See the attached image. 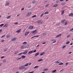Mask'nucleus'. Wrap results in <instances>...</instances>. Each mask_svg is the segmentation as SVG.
Segmentation results:
<instances>
[{"label":"nucleus","mask_w":73,"mask_h":73,"mask_svg":"<svg viewBox=\"0 0 73 73\" xmlns=\"http://www.w3.org/2000/svg\"><path fill=\"white\" fill-rule=\"evenodd\" d=\"M37 23H38L39 24H41L42 23V20H40L38 21H37Z\"/></svg>","instance_id":"f257e3e1"},{"label":"nucleus","mask_w":73,"mask_h":73,"mask_svg":"<svg viewBox=\"0 0 73 73\" xmlns=\"http://www.w3.org/2000/svg\"><path fill=\"white\" fill-rule=\"evenodd\" d=\"M37 30H35L32 32V33H34V35H36L37 33Z\"/></svg>","instance_id":"f03ea898"},{"label":"nucleus","mask_w":73,"mask_h":73,"mask_svg":"<svg viewBox=\"0 0 73 73\" xmlns=\"http://www.w3.org/2000/svg\"><path fill=\"white\" fill-rule=\"evenodd\" d=\"M25 68V66H22L20 67L19 69H24V68Z\"/></svg>","instance_id":"7ed1b4c3"},{"label":"nucleus","mask_w":73,"mask_h":73,"mask_svg":"<svg viewBox=\"0 0 73 73\" xmlns=\"http://www.w3.org/2000/svg\"><path fill=\"white\" fill-rule=\"evenodd\" d=\"M33 28V26H31L29 27V29H32Z\"/></svg>","instance_id":"20e7f679"},{"label":"nucleus","mask_w":73,"mask_h":73,"mask_svg":"<svg viewBox=\"0 0 73 73\" xmlns=\"http://www.w3.org/2000/svg\"><path fill=\"white\" fill-rule=\"evenodd\" d=\"M28 53V51L26 50L24 52H23V54H26V53Z\"/></svg>","instance_id":"39448f33"},{"label":"nucleus","mask_w":73,"mask_h":73,"mask_svg":"<svg viewBox=\"0 0 73 73\" xmlns=\"http://www.w3.org/2000/svg\"><path fill=\"white\" fill-rule=\"evenodd\" d=\"M29 33V31H28L27 32H26L25 34V36H27V35H28Z\"/></svg>","instance_id":"423d86ee"},{"label":"nucleus","mask_w":73,"mask_h":73,"mask_svg":"<svg viewBox=\"0 0 73 73\" xmlns=\"http://www.w3.org/2000/svg\"><path fill=\"white\" fill-rule=\"evenodd\" d=\"M57 6H58V4H55L54 5L53 7H54L56 8V7H57Z\"/></svg>","instance_id":"0eeeda50"},{"label":"nucleus","mask_w":73,"mask_h":73,"mask_svg":"<svg viewBox=\"0 0 73 73\" xmlns=\"http://www.w3.org/2000/svg\"><path fill=\"white\" fill-rule=\"evenodd\" d=\"M21 31V29H20L16 31V32H17V33H20Z\"/></svg>","instance_id":"6e6552de"},{"label":"nucleus","mask_w":73,"mask_h":73,"mask_svg":"<svg viewBox=\"0 0 73 73\" xmlns=\"http://www.w3.org/2000/svg\"><path fill=\"white\" fill-rule=\"evenodd\" d=\"M69 16H71V17H73V13H70L69 15Z\"/></svg>","instance_id":"1a4fd4ad"},{"label":"nucleus","mask_w":73,"mask_h":73,"mask_svg":"<svg viewBox=\"0 0 73 73\" xmlns=\"http://www.w3.org/2000/svg\"><path fill=\"white\" fill-rule=\"evenodd\" d=\"M16 38H13L11 39V41H16Z\"/></svg>","instance_id":"9d476101"},{"label":"nucleus","mask_w":73,"mask_h":73,"mask_svg":"<svg viewBox=\"0 0 73 73\" xmlns=\"http://www.w3.org/2000/svg\"><path fill=\"white\" fill-rule=\"evenodd\" d=\"M62 35V34H60L56 36V37H60Z\"/></svg>","instance_id":"9b49d317"},{"label":"nucleus","mask_w":73,"mask_h":73,"mask_svg":"<svg viewBox=\"0 0 73 73\" xmlns=\"http://www.w3.org/2000/svg\"><path fill=\"white\" fill-rule=\"evenodd\" d=\"M45 54V52H42V53H41L40 54V56H42L43 54Z\"/></svg>","instance_id":"f8f14e48"},{"label":"nucleus","mask_w":73,"mask_h":73,"mask_svg":"<svg viewBox=\"0 0 73 73\" xmlns=\"http://www.w3.org/2000/svg\"><path fill=\"white\" fill-rule=\"evenodd\" d=\"M37 3V1H34L32 2V3L33 4H36Z\"/></svg>","instance_id":"ddd939ff"},{"label":"nucleus","mask_w":73,"mask_h":73,"mask_svg":"<svg viewBox=\"0 0 73 73\" xmlns=\"http://www.w3.org/2000/svg\"><path fill=\"white\" fill-rule=\"evenodd\" d=\"M38 54H39V53L37 52L35 54V57H36V56H38Z\"/></svg>","instance_id":"4468645a"},{"label":"nucleus","mask_w":73,"mask_h":73,"mask_svg":"<svg viewBox=\"0 0 73 73\" xmlns=\"http://www.w3.org/2000/svg\"><path fill=\"white\" fill-rule=\"evenodd\" d=\"M33 50L31 51L28 52V54H30V53H33Z\"/></svg>","instance_id":"2eb2a0df"},{"label":"nucleus","mask_w":73,"mask_h":73,"mask_svg":"<svg viewBox=\"0 0 73 73\" xmlns=\"http://www.w3.org/2000/svg\"><path fill=\"white\" fill-rule=\"evenodd\" d=\"M9 5V3L7 2V3L5 5V6H8Z\"/></svg>","instance_id":"dca6fc26"},{"label":"nucleus","mask_w":73,"mask_h":73,"mask_svg":"<svg viewBox=\"0 0 73 73\" xmlns=\"http://www.w3.org/2000/svg\"><path fill=\"white\" fill-rule=\"evenodd\" d=\"M42 35L43 36H46V33H43Z\"/></svg>","instance_id":"f3484780"},{"label":"nucleus","mask_w":73,"mask_h":73,"mask_svg":"<svg viewBox=\"0 0 73 73\" xmlns=\"http://www.w3.org/2000/svg\"><path fill=\"white\" fill-rule=\"evenodd\" d=\"M43 61V60H42V59H40L38 61V62H39L40 61Z\"/></svg>","instance_id":"a211bd4d"},{"label":"nucleus","mask_w":73,"mask_h":73,"mask_svg":"<svg viewBox=\"0 0 73 73\" xmlns=\"http://www.w3.org/2000/svg\"><path fill=\"white\" fill-rule=\"evenodd\" d=\"M39 37V36L38 35H37L36 36H35L33 37H32L31 38H34V37Z\"/></svg>","instance_id":"6ab92c4d"},{"label":"nucleus","mask_w":73,"mask_h":73,"mask_svg":"<svg viewBox=\"0 0 73 73\" xmlns=\"http://www.w3.org/2000/svg\"><path fill=\"white\" fill-rule=\"evenodd\" d=\"M64 13V10H63V11H62V12L61 13V15H62Z\"/></svg>","instance_id":"aec40b11"},{"label":"nucleus","mask_w":73,"mask_h":73,"mask_svg":"<svg viewBox=\"0 0 73 73\" xmlns=\"http://www.w3.org/2000/svg\"><path fill=\"white\" fill-rule=\"evenodd\" d=\"M25 56H24V55H22V56H21V58H25Z\"/></svg>","instance_id":"412c9836"},{"label":"nucleus","mask_w":73,"mask_h":73,"mask_svg":"<svg viewBox=\"0 0 73 73\" xmlns=\"http://www.w3.org/2000/svg\"><path fill=\"white\" fill-rule=\"evenodd\" d=\"M63 64L64 63H63L61 62L58 65H63Z\"/></svg>","instance_id":"4be33fe9"},{"label":"nucleus","mask_w":73,"mask_h":73,"mask_svg":"<svg viewBox=\"0 0 73 73\" xmlns=\"http://www.w3.org/2000/svg\"><path fill=\"white\" fill-rule=\"evenodd\" d=\"M27 44V42H25L23 43V44H24V45H25V44Z\"/></svg>","instance_id":"5701e85b"},{"label":"nucleus","mask_w":73,"mask_h":73,"mask_svg":"<svg viewBox=\"0 0 73 73\" xmlns=\"http://www.w3.org/2000/svg\"><path fill=\"white\" fill-rule=\"evenodd\" d=\"M60 62L58 60L56 61L55 62V63H57V64H58V63H60Z\"/></svg>","instance_id":"b1692460"},{"label":"nucleus","mask_w":73,"mask_h":73,"mask_svg":"<svg viewBox=\"0 0 73 73\" xmlns=\"http://www.w3.org/2000/svg\"><path fill=\"white\" fill-rule=\"evenodd\" d=\"M31 15V13H28L27 14V16H29Z\"/></svg>","instance_id":"393cba45"},{"label":"nucleus","mask_w":73,"mask_h":73,"mask_svg":"<svg viewBox=\"0 0 73 73\" xmlns=\"http://www.w3.org/2000/svg\"><path fill=\"white\" fill-rule=\"evenodd\" d=\"M56 72V70H55L52 71V72L54 73V72Z\"/></svg>","instance_id":"a878e982"},{"label":"nucleus","mask_w":73,"mask_h":73,"mask_svg":"<svg viewBox=\"0 0 73 73\" xmlns=\"http://www.w3.org/2000/svg\"><path fill=\"white\" fill-rule=\"evenodd\" d=\"M46 70H48V69L46 68V69H44L43 70V71H46Z\"/></svg>","instance_id":"bb28decb"},{"label":"nucleus","mask_w":73,"mask_h":73,"mask_svg":"<svg viewBox=\"0 0 73 73\" xmlns=\"http://www.w3.org/2000/svg\"><path fill=\"white\" fill-rule=\"evenodd\" d=\"M28 65H29V63H27L26 65H24V66H27Z\"/></svg>","instance_id":"cd10ccee"},{"label":"nucleus","mask_w":73,"mask_h":73,"mask_svg":"<svg viewBox=\"0 0 73 73\" xmlns=\"http://www.w3.org/2000/svg\"><path fill=\"white\" fill-rule=\"evenodd\" d=\"M11 16H8L7 18V19H10V18H11Z\"/></svg>","instance_id":"c85d7f7f"},{"label":"nucleus","mask_w":73,"mask_h":73,"mask_svg":"<svg viewBox=\"0 0 73 73\" xmlns=\"http://www.w3.org/2000/svg\"><path fill=\"white\" fill-rule=\"evenodd\" d=\"M21 59V57L20 58H18L17 59V60H20Z\"/></svg>","instance_id":"c756f323"},{"label":"nucleus","mask_w":73,"mask_h":73,"mask_svg":"<svg viewBox=\"0 0 73 73\" xmlns=\"http://www.w3.org/2000/svg\"><path fill=\"white\" fill-rule=\"evenodd\" d=\"M48 13H49L48 11H46L44 13V15H46V14H48Z\"/></svg>","instance_id":"7c9ffc66"},{"label":"nucleus","mask_w":73,"mask_h":73,"mask_svg":"<svg viewBox=\"0 0 73 73\" xmlns=\"http://www.w3.org/2000/svg\"><path fill=\"white\" fill-rule=\"evenodd\" d=\"M8 25H7V24H5V25L4 26H3V27H8Z\"/></svg>","instance_id":"2f4dec72"},{"label":"nucleus","mask_w":73,"mask_h":73,"mask_svg":"<svg viewBox=\"0 0 73 73\" xmlns=\"http://www.w3.org/2000/svg\"><path fill=\"white\" fill-rule=\"evenodd\" d=\"M69 43H70V42L69 41H67L66 43V44H69Z\"/></svg>","instance_id":"473e14b6"},{"label":"nucleus","mask_w":73,"mask_h":73,"mask_svg":"<svg viewBox=\"0 0 73 73\" xmlns=\"http://www.w3.org/2000/svg\"><path fill=\"white\" fill-rule=\"evenodd\" d=\"M19 53V51H17L15 52V54H17Z\"/></svg>","instance_id":"72a5a7b5"},{"label":"nucleus","mask_w":73,"mask_h":73,"mask_svg":"<svg viewBox=\"0 0 73 73\" xmlns=\"http://www.w3.org/2000/svg\"><path fill=\"white\" fill-rule=\"evenodd\" d=\"M38 66H36L34 67V69H36V68H38Z\"/></svg>","instance_id":"f704fd0d"},{"label":"nucleus","mask_w":73,"mask_h":73,"mask_svg":"<svg viewBox=\"0 0 73 73\" xmlns=\"http://www.w3.org/2000/svg\"><path fill=\"white\" fill-rule=\"evenodd\" d=\"M66 45H64V46H63L62 47V48H65V47H66Z\"/></svg>","instance_id":"c9c22d12"},{"label":"nucleus","mask_w":73,"mask_h":73,"mask_svg":"<svg viewBox=\"0 0 73 73\" xmlns=\"http://www.w3.org/2000/svg\"><path fill=\"white\" fill-rule=\"evenodd\" d=\"M21 48L23 49H24L25 48H23V46H21Z\"/></svg>","instance_id":"e433bc0d"},{"label":"nucleus","mask_w":73,"mask_h":73,"mask_svg":"<svg viewBox=\"0 0 73 73\" xmlns=\"http://www.w3.org/2000/svg\"><path fill=\"white\" fill-rule=\"evenodd\" d=\"M14 24L15 25H17L18 24V22H15Z\"/></svg>","instance_id":"4c0bfd02"},{"label":"nucleus","mask_w":73,"mask_h":73,"mask_svg":"<svg viewBox=\"0 0 73 73\" xmlns=\"http://www.w3.org/2000/svg\"><path fill=\"white\" fill-rule=\"evenodd\" d=\"M36 17V15H34L32 16V18H33L34 17Z\"/></svg>","instance_id":"58836bf2"},{"label":"nucleus","mask_w":73,"mask_h":73,"mask_svg":"<svg viewBox=\"0 0 73 73\" xmlns=\"http://www.w3.org/2000/svg\"><path fill=\"white\" fill-rule=\"evenodd\" d=\"M4 25V24H2L0 25V27H2Z\"/></svg>","instance_id":"ea45409f"},{"label":"nucleus","mask_w":73,"mask_h":73,"mask_svg":"<svg viewBox=\"0 0 73 73\" xmlns=\"http://www.w3.org/2000/svg\"><path fill=\"white\" fill-rule=\"evenodd\" d=\"M5 37V35H4L2 36L1 37V38H3V37Z\"/></svg>","instance_id":"a19ab883"},{"label":"nucleus","mask_w":73,"mask_h":73,"mask_svg":"<svg viewBox=\"0 0 73 73\" xmlns=\"http://www.w3.org/2000/svg\"><path fill=\"white\" fill-rule=\"evenodd\" d=\"M4 42V40H2L1 41V42Z\"/></svg>","instance_id":"79ce46f5"},{"label":"nucleus","mask_w":73,"mask_h":73,"mask_svg":"<svg viewBox=\"0 0 73 73\" xmlns=\"http://www.w3.org/2000/svg\"><path fill=\"white\" fill-rule=\"evenodd\" d=\"M44 15V13H42L40 15V17H42Z\"/></svg>","instance_id":"37998d69"},{"label":"nucleus","mask_w":73,"mask_h":73,"mask_svg":"<svg viewBox=\"0 0 73 73\" xmlns=\"http://www.w3.org/2000/svg\"><path fill=\"white\" fill-rule=\"evenodd\" d=\"M67 23L66 22H65V23H64L65 25H67Z\"/></svg>","instance_id":"c03bdc74"},{"label":"nucleus","mask_w":73,"mask_h":73,"mask_svg":"<svg viewBox=\"0 0 73 73\" xmlns=\"http://www.w3.org/2000/svg\"><path fill=\"white\" fill-rule=\"evenodd\" d=\"M29 46L28 45V46H27V47H26V48H29Z\"/></svg>","instance_id":"a18cd8bd"},{"label":"nucleus","mask_w":73,"mask_h":73,"mask_svg":"<svg viewBox=\"0 0 73 73\" xmlns=\"http://www.w3.org/2000/svg\"><path fill=\"white\" fill-rule=\"evenodd\" d=\"M7 50H8V49H7V48L5 49V52H7Z\"/></svg>","instance_id":"49530a36"},{"label":"nucleus","mask_w":73,"mask_h":73,"mask_svg":"<svg viewBox=\"0 0 73 73\" xmlns=\"http://www.w3.org/2000/svg\"><path fill=\"white\" fill-rule=\"evenodd\" d=\"M34 73V71H32L31 72H29L28 73Z\"/></svg>","instance_id":"de8ad7c7"},{"label":"nucleus","mask_w":73,"mask_h":73,"mask_svg":"<svg viewBox=\"0 0 73 73\" xmlns=\"http://www.w3.org/2000/svg\"><path fill=\"white\" fill-rule=\"evenodd\" d=\"M7 38H9V37H10V36L9 35H7Z\"/></svg>","instance_id":"09e8293b"},{"label":"nucleus","mask_w":73,"mask_h":73,"mask_svg":"<svg viewBox=\"0 0 73 73\" xmlns=\"http://www.w3.org/2000/svg\"><path fill=\"white\" fill-rule=\"evenodd\" d=\"M70 37V35H67V38H68V37Z\"/></svg>","instance_id":"8fccbe9b"},{"label":"nucleus","mask_w":73,"mask_h":73,"mask_svg":"<svg viewBox=\"0 0 73 73\" xmlns=\"http://www.w3.org/2000/svg\"><path fill=\"white\" fill-rule=\"evenodd\" d=\"M59 3V1H56V3Z\"/></svg>","instance_id":"3c124183"},{"label":"nucleus","mask_w":73,"mask_h":73,"mask_svg":"<svg viewBox=\"0 0 73 73\" xmlns=\"http://www.w3.org/2000/svg\"><path fill=\"white\" fill-rule=\"evenodd\" d=\"M24 8H23L21 9V11H24Z\"/></svg>","instance_id":"603ef678"},{"label":"nucleus","mask_w":73,"mask_h":73,"mask_svg":"<svg viewBox=\"0 0 73 73\" xmlns=\"http://www.w3.org/2000/svg\"><path fill=\"white\" fill-rule=\"evenodd\" d=\"M7 62V60H6L3 61V62Z\"/></svg>","instance_id":"864d4df0"},{"label":"nucleus","mask_w":73,"mask_h":73,"mask_svg":"<svg viewBox=\"0 0 73 73\" xmlns=\"http://www.w3.org/2000/svg\"><path fill=\"white\" fill-rule=\"evenodd\" d=\"M57 26H58V25H60V24L57 23L56 24Z\"/></svg>","instance_id":"5fc2aeb1"},{"label":"nucleus","mask_w":73,"mask_h":73,"mask_svg":"<svg viewBox=\"0 0 73 73\" xmlns=\"http://www.w3.org/2000/svg\"><path fill=\"white\" fill-rule=\"evenodd\" d=\"M49 4H48L47 5H46L45 6V7H48L49 6Z\"/></svg>","instance_id":"6e6d98bb"},{"label":"nucleus","mask_w":73,"mask_h":73,"mask_svg":"<svg viewBox=\"0 0 73 73\" xmlns=\"http://www.w3.org/2000/svg\"><path fill=\"white\" fill-rule=\"evenodd\" d=\"M36 51H37V50H34V51H33V52L34 53H35V52H36Z\"/></svg>","instance_id":"4d7b16f0"},{"label":"nucleus","mask_w":73,"mask_h":73,"mask_svg":"<svg viewBox=\"0 0 73 73\" xmlns=\"http://www.w3.org/2000/svg\"><path fill=\"white\" fill-rule=\"evenodd\" d=\"M21 54H22V52H21L18 55H21Z\"/></svg>","instance_id":"13d9d810"},{"label":"nucleus","mask_w":73,"mask_h":73,"mask_svg":"<svg viewBox=\"0 0 73 73\" xmlns=\"http://www.w3.org/2000/svg\"><path fill=\"white\" fill-rule=\"evenodd\" d=\"M68 64H69V63L68 62H67L66 63V65H67Z\"/></svg>","instance_id":"bf43d9fd"},{"label":"nucleus","mask_w":73,"mask_h":73,"mask_svg":"<svg viewBox=\"0 0 73 73\" xmlns=\"http://www.w3.org/2000/svg\"><path fill=\"white\" fill-rule=\"evenodd\" d=\"M56 42V40H55L53 42H52V43H54Z\"/></svg>","instance_id":"052dcab7"},{"label":"nucleus","mask_w":73,"mask_h":73,"mask_svg":"<svg viewBox=\"0 0 73 73\" xmlns=\"http://www.w3.org/2000/svg\"><path fill=\"white\" fill-rule=\"evenodd\" d=\"M1 32H2V30L1 29L0 30V33H1Z\"/></svg>","instance_id":"680f3d73"},{"label":"nucleus","mask_w":73,"mask_h":73,"mask_svg":"<svg viewBox=\"0 0 73 73\" xmlns=\"http://www.w3.org/2000/svg\"><path fill=\"white\" fill-rule=\"evenodd\" d=\"M46 44V43L44 42L42 43V44Z\"/></svg>","instance_id":"e2e57ef3"},{"label":"nucleus","mask_w":73,"mask_h":73,"mask_svg":"<svg viewBox=\"0 0 73 73\" xmlns=\"http://www.w3.org/2000/svg\"><path fill=\"white\" fill-rule=\"evenodd\" d=\"M61 23H64V20H62L61 21Z\"/></svg>","instance_id":"0e129e2a"},{"label":"nucleus","mask_w":73,"mask_h":73,"mask_svg":"<svg viewBox=\"0 0 73 73\" xmlns=\"http://www.w3.org/2000/svg\"><path fill=\"white\" fill-rule=\"evenodd\" d=\"M64 0H60V1H63Z\"/></svg>","instance_id":"69168bd1"},{"label":"nucleus","mask_w":73,"mask_h":73,"mask_svg":"<svg viewBox=\"0 0 73 73\" xmlns=\"http://www.w3.org/2000/svg\"><path fill=\"white\" fill-rule=\"evenodd\" d=\"M20 14H18L17 15V17H18V16H20Z\"/></svg>","instance_id":"338daca9"},{"label":"nucleus","mask_w":73,"mask_h":73,"mask_svg":"<svg viewBox=\"0 0 73 73\" xmlns=\"http://www.w3.org/2000/svg\"><path fill=\"white\" fill-rule=\"evenodd\" d=\"M4 56H2L1 57V58H4Z\"/></svg>","instance_id":"774afa93"}]
</instances>
